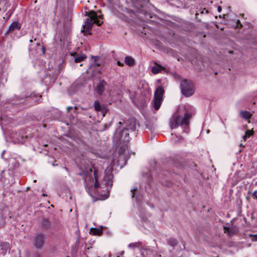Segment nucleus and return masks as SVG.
<instances>
[{
  "label": "nucleus",
  "mask_w": 257,
  "mask_h": 257,
  "mask_svg": "<svg viewBox=\"0 0 257 257\" xmlns=\"http://www.w3.org/2000/svg\"><path fill=\"white\" fill-rule=\"evenodd\" d=\"M71 109H72V106H68V107H67V112H69V111Z\"/></svg>",
  "instance_id": "31"
},
{
  "label": "nucleus",
  "mask_w": 257,
  "mask_h": 257,
  "mask_svg": "<svg viewBox=\"0 0 257 257\" xmlns=\"http://www.w3.org/2000/svg\"><path fill=\"white\" fill-rule=\"evenodd\" d=\"M198 15V13H196V14H195V15H196V18H197V16Z\"/></svg>",
  "instance_id": "37"
},
{
  "label": "nucleus",
  "mask_w": 257,
  "mask_h": 257,
  "mask_svg": "<svg viewBox=\"0 0 257 257\" xmlns=\"http://www.w3.org/2000/svg\"><path fill=\"white\" fill-rule=\"evenodd\" d=\"M27 99H29L30 98V97H26Z\"/></svg>",
  "instance_id": "41"
},
{
  "label": "nucleus",
  "mask_w": 257,
  "mask_h": 257,
  "mask_svg": "<svg viewBox=\"0 0 257 257\" xmlns=\"http://www.w3.org/2000/svg\"><path fill=\"white\" fill-rule=\"evenodd\" d=\"M46 236L42 233H36L34 237L33 245L38 249L42 248L45 243Z\"/></svg>",
  "instance_id": "5"
},
{
  "label": "nucleus",
  "mask_w": 257,
  "mask_h": 257,
  "mask_svg": "<svg viewBox=\"0 0 257 257\" xmlns=\"http://www.w3.org/2000/svg\"><path fill=\"white\" fill-rule=\"evenodd\" d=\"M163 68V67L161 65L157 64L152 67V71L154 74H156L160 72Z\"/></svg>",
  "instance_id": "17"
},
{
  "label": "nucleus",
  "mask_w": 257,
  "mask_h": 257,
  "mask_svg": "<svg viewBox=\"0 0 257 257\" xmlns=\"http://www.w3.org/2000/svg\"><path fill=\"white\" fill-rule=\"evenodd\" d=\"M34 257H41V255L39 253H37L34 255Z\"/></svg>",
  "instance_id": "34"
},
{
  "label": "nucleus",
  "mask_w": 257,
  "mask_h": 257,
  "mask_svg": "<svg viewBox=\"0 0 257 257\" xmlns=\"http://www.w3.org/2000/svg\"><path fill=\"white\" fill-rule=\"evenodd\" d=\"M206 13H208V11L207 10H206Z\"/></svg>",
  "instance_id": "43"
},
{
  "label": "nucleus",
  "mask_w": 257,
  "mask_h": 257,
  "mask_svg": "<svg viewBox=\"0 0 257 257\" xmlns=\"http://www.w3.org/2000/svg\"><path fill=\"white\" fill-rule=\"evenodd\" d=\"M167 242L170 245H171L173 247H174L175 246L177 245V241L174 238H168L167 239Z\"/></svg>",
  "instance_id": "20"
},
{
  "label": "nucleus",
  "mask_w": 257,
  "mask_h": 257,
  "mask_svg": "<svg viewBox=\"0 0 257 257\" xmlns=\"http://www.w3.org/2000/svg\"><path fill=\"white\" fill-rule=\"evenodd\" d=\"M120 255H123V254H124V251H121V252H120Z\"/></svg>",
  "instance_id": "35"
},
{
  "label": "nucleus",
  "mask_w": 257,
  "mask_h": 257,
  "mask_svg": "<svg viewBox=\"0 0 257 257\" xmlns=\"http://www.w3.org/2000/svg\"><path fill=\"white\" fill-rule=\"evenodd\" d=\"M112 179L113 175L112 174L106 175L104 177L105 185L107 186H109L110 188H111L112 186Z\"/></svg>",
  "instance_id": "11"
},
{
  "label": "nucleus",
  "mask_w": 257,
  "mask_h": 257,
  "mask_svg": "<svg viewBox=\"0 0 257 257\" xmlns=\"http://www.w3.org/2000/svg\"><path fill=\"white\" fill-rule=\"evenodd\" d=\"M252 236H253V238H252V240L253 241H256L257 240V233L253 235Z\"/></svg>",
  "instance_id": "27"
},
{
  "label": "nucleus",
  "mask_w": 257,
  "mask_h": 257,
  "mask_svg": "<svg viewBox=\"0 0 257 257\" xmlns=\"http://www.w3.org/2000/svg\"><path fill=\"white\" fill-rule=\"evenodd\" d=\"M137 190V188L131 189V192H132V198H134L135 197V192Z\"/></svg>",
  "instance_id": "24"
},
{
  "label": "nucleus",
  "mask_w": 257,
  "mask_h": 257,
  "mask_svg": "<svg viewBox=\"0 0 257 257\" xmlns=\"http://www.w3.org/2000/svg\"><path fill=\"white\" fill-rule=\"evenodd\" d=\"M86 58V56L85 54H77L74 57V61L76 63H79L82 61Z\"/></svg>",
  "instance_id": "18"
},
{
  "label": "nucleus",
  "mask_w": 257,
  "mask_h": 257,
  "mask_svg": "<svg viewBox=\"0 0 257 257\" xmlns=\"http://www.w3.org/2000/svg\"><path fill=\"white\" fill-rule=\"evenodd\" d=\"M94 107L95 110L100 111L103 116H104L107 112L106 107L100 105L99 102L95 101L94 103Z\"/></svg>",
  "instance_id": "8"
},
{
  "label": "nucleus",
  "mask_w": 257,
  "mask_h": 257,
  "mask_svg": "<svg viewBox=\"0 0 257 257\" xmlns=\"http://www.w3.org/2000/svg\"><path fill=\"white\" fill-rule=\"evenodd\" d=\"M102 227H101V228H93V234L94 235H100L102 233Z\"/></svg>",
  "instance_id": "21"
},
{
  "label": "nucleus",
  "mask_w": 257,
  "mask_h": 257,
  "mask_svg": "<svg viewBox=\"0 0 257 257\" xmlns=\"http://www.w3.org/2000/svg\"><path fill=\"white\" fill-rule=\"evenodd\" d=\"M143 243L141 241H138L133 243H131L128 245V247L132 249L135 248H140L142 246Z\"/></svg>",
  "instance_id": "16"
},
{
  "label": "nucleus",
  "mask_w": 257,
  "mask_h": 257,
  "mask_svg": "<svg viewBox=\"0 0 257 257\" xmlns=\"http://www.w3.org/2000/svg\"><path fill=\"white\" fill-rule=\"evenodd\" d=\"M164 93V88L162 86H159L156 89L154 94V97L162 99Z\"/></svg>",
  "instance_id": "12"
},
{
  "label": "nucleus",
  "mask_w": 257,
  "mask_h": 257,
  "mask_svg": "<svg viewBox=\"0 0 257 257\" xmlns=\"http://www.w3.org/2000/svg\"><path fill=\"white\" fill-rule=\"evenodd\" d=\"M205 10V9H204V10L203 11H202V12H201V14H203L204 13V11Z\"/></svg>",
  "instance_id": "36"
},
{
  "label": "nucleus",
  "mask_w": 257,
  "mask_h": 257,
  "mask_svg": "<svg viewBox=\"0 0 257 257\" xmlns=\"http://www.w3.org/2000/svg\"><path fill=\"white\" fill-rule=\"evenodd\" d=\"M10 249V243L8 242H1L0 243V250L1 253L4 255L8 250Z\"/></svg>",
  "instance_id": "10"
},
{
  "label": "nucleus",
  "mask_w": 257,
  "mask_h": 257,
  "mask_svg": "<svg viewBox=\"0 0 257 257\" xmlns=\"http://www.w3.org/2000/svg\"><path fill=\"white\" fill-rule=\"evenodd\" d=\"M121 123H121V122H119V124H121Z\"/></svg>",
  "instance_id": "42"
},
{
  "label": "nucleus",
  "mask_w": 257,
  "mask_h": 257,
  "mask_svg": "<svg viewBox=\"0 0 257 257\" xmlns=\"http://www.w3.org/2000/svg\"><path fill=\"white\" fill-rule=\"evenodd\" d=\"M106 85V82L104 79H100L95 87V90L98 94L101 95Z\"/></svg>",
  "instance_id": "7"
},
{
  "label": "nucleus",
  "mask_w": 257,
  "mask_h": 257,
  "mask_svg": "<svg viewBox=\"0 0 257 257\" xmlns=\"http://www.w3.org/2000/svg\"><path fill=\"white\" fill-rule=\"evenodd\" d=\"M240 147H241L242 146V144H240V145H239Z\"/></svg>",
  "instance_id": "38"
},
{
  "label": "nucleus",
  "mask_w": 257,
  "mask_h": 257,
  "mask_svg": "<svg viewBox=\"0 0 257 257\" xmlns=\"http://www.w3.org/2000/svg\"><path fill=\"white\" fill-rule=\"evenodd\" d=\"M30 42H33L32 40H30Z\"/></svg>",
  "instance_id": "40"
},
{
  "label": "nucleus",
  "mask_w": 257,
  "mask_h": 257,
  "mask_svg": "<svg viewBox=\"0 0 257 257\" xmlns=\"http://www.w3.org/2000/svg\"><path fill=\"white\" fill-rule=\"evenodd\" d=\"M252 196L255 198L257 199V191H254L252 193Z\"/></svg>",
  "instance_id": "26"
},
{
  "label": "nucleus",
  "mask_w": 257,
  "mask_h": 257,
  "mask_svg": "<svg viewBox=\"0 0 257 257\" xmlns=\"http://www.w3.org/2000/svg\"><path fill=\"white\" fill-rule=\"evenodd\" d=\"M95 13L94 11H90L88 15V18L86 19L85 24L83 25L82 32L85 34H91L90 32L92 29L93 25L95 23Z\"/></svg>",
  "instance_id": "4"
},
{
  "label": "nucleus",
  "mask_w": 257,
  "mask_h": 257,
  "mask_svg": "<svg viewBox=\"0 0 257 257\" xmlns=\"http://www.w3.org/2000/svg\"><path fill=\"white\" fill-rule=\"evenodd\" d=\"M25 99H24V98H21V99H20V102H19L17 103V104L24 103V102H25Z\"/></svg>",
  "instance_id": "29"
},
{
  "label": "nucleus",
  "mask_w": 257,
  "mask_h": 257,
  "mask_svg": "<svg viewBox=\"0 0 257 257\" xmlns=\"http://www.w3.org/2000/svg\"><path fill=\"white\" fill-rule=\"evenodd\" d=\"M240 116L246 120H248L251 117V114L249 111H242L240 113Z\"/></svg>",
  "instance_id": "19"
},
{
  "label": "nucleus",
  "mask_w": 257,
  "mask_h": 257,
  "mask_svg": "<svg viewBox=\"0 0 257 257\" xmlns=\"http://www.w3.org/2000/svg\"><path fill=\"white\" fill-rule=\"evenodd\" d=\"M50 226V222L48 218H43L41 223V227L44 229H48Z\"/></svg>",
  "instance_id": "15"
},
{
  "label": "nucleus",
  "mask_w": 257,
  "mask_h": 257,
  "mask_svg": "<svg viewBox=\"0 0 257 257\" xmlns=\"http://www.w3.org/2000/svg\"><path fill=\"white\" fill-rule=\"evenodd\" d=\"M247 137L245 135H244V136H243V137H242L243 141H246V139H247Z\"/></svg>",
  "instance_id": "33"
},
{
  "label": "nucleus",
  "mask_w": 257,
  "mask_h": 257,
  "mask_svg": "<svg viewBox=\"0 0 257 257\" xmlns=\"http://www.w3.org/2000/svg\"><path fill=\"white\" fill-rule=\"evenodd\" d=\"M124 62L125 64L129 66H133L136 64L135 59L129 56H127L125 57Z\"/></svg>",
  "instance_id": "14"
},
{
  "label": "nucleus",
  "mask_w": 257,
  "mask_h": 257,
  "mask_svg": "<svg viewBox=\"0 0 257 257\" xmlns=\"http://www.w3.org/2000/svg\"><path fill=\"white\" fill-rule=\"evenodd\" d=\"M125 127H118L114 135L113 141L119 147V153H124L127 149L128 142L130 141V135H135L136 119L133 117L128 119L125 121Z\"/></svg>",
  "instance_id": "1"
},
{
  "label": "nucleus",
  "mask_w": 257,
  "mask_h": 257,
  "mask_svg": "<svg viewBox=\"0 0 257 257\" xmlns=\"http://www.w3.org/2000/svg\"><path fill=\"white\" fill-rule=\"evenodd\" d=\"M3 206V205L0 203V206Z\"/></svg>",
  "instance_id": "39"
},
{
  "label": "nucleus",
  "mask_w": 257,
  "mask_h": 257,
  "mask_svg": "<svg viewBox=\"0 0 257 257\" xmlns=\"http://www.w3.org/2000/svg\"><path fill=\"white\" fill-rule=\"evenodd\" d=\"M66 257H69V256H67Z\"/></svg>",
  "instance_id": "45"
},
{
  "label": "nucleus",
  "mask_w": 257,
  "mask_h": 257,
  "mask_svg": "<svg viewBox=\"0 0 257 257\" xmlns=\"http://www.w3.org/2000/svg\"><path fill=\"white\" fill-rule=\"evenodd\" d=\"M117 64L118 66H123V63H121L120 61H117Z\"/></svg>",
  "instance_id": "30"
},
{
  "label": "nucleus",
  "mask_w": 257,
  "mask_h": 257,
  "mask_svg": "<svg viewBox=\"0 0 257 257\" xmlns=\"http://www.w3.org/2000/svg\"><path fill=\"white\" fill-rule=\"evenodd\" d=\"M228 228L227 227H224V229H227Z\"/></svg>",
  "instance_id": "44"
},
{
  "label": "nucleus",
  "mask_w": 257,
  "mask_h": 257,
  "mask_svg": "<svg viewBox=\"0 0 257 257\" xmlns=\"http://www.w3.org/2000/svg\"><path fill=\"white\" fill-rule=\"evenodd\" d=\"M10 6V4L9 3H6L5 6V10L6 11L8 9V7Z\"/></svg>",
  "instance_id": "28"
},
{
  "label": "nucleus",
  "mask_w": 257,
  "mask_h": 257,
  "mask_svg": "<svg viewBox=\"0 0 257 257\" xmlns=\"http://www.w3.org/2000/svg\"><path fill=\"white\" fill-rule=\"evenodd\" d=\"M253 134V132H251L250 130H247L245 132V135L247 138L249 137L250 136H251Z\"/></svg>",
  "instance_id": "23"
},
{
  "label": "nucleus",
  "mask_w": 257,
  "mask_h": 257,
  "mask_svg": "<svg viewBox=\"0 0 257 257\" xmlns=\"http://www.w3.org/2000/svg\"><path fill=\"white\" fill-rule=\"evenodd\" d=\"M236 27H242V25H241V23H240V21L239 20H237L236 21Z\"/></svg>",
  "instance_id": "25"
},
{
  "label": "nucleus",
  "mask_w": 257,
  "mask_h": 257,
  "mask_svg": "<svg viewBox=\"0 0 257 257\" xmlns=\"http://www.w3.org/2000/svg\"><path fill=\"white\" fill-rule=\"evenodd\" d=\"M222 8L220 6L218 7L217 11L218 12H220L221 11Z\"/></svg>",
  "instance_id": "32"
},
{
  "label": "nucleus",
  "mask_w": 257,
  "mask_h": 257,
  "mask_svg": "<svg viewBox=\"0 0 257 257\" xmlns=\"http://www.w3.org/2000/svg\"><path fill=\"white\" fill-rule=\"evenodd\" d=\"M180 87L182 93L187 97L190 96L194 92V85L191 81L184 80L181 81Z\"/></svg>",
  "instance_id": "3"
},
{
  "label": "nucleus",
  "mask_w": 257,
  "mask_h": 257,
  "mask_svg": "<svg viewBox=\"0 0 257 257\" xmlns=\"http://www.w3.org/2000/svg\"><path fill=\"white\" fill-rule=\"evenodd\" d=\"M162 101V99L159 98H154L153 100V106L155 108V110H158L161 105Z\"/></svg>",
  "instance_id": "13"
},
{
  "label": "nucleus",
  "mask_w": 257,
  "mask_h": 257,
  "mask_svg": "<svg viewBox=\"0 0 257 257\" xmlns=\"http://www.w3.org/2000/svg\"><path fill=\"white\" fill-rule=\"evenodd\" d=\"M192 113L185 106H179L177 112L172 115L170 119L171 128H176L180 125L188 126Z\"/></svg>",
  "instance_id": "2"
},
{
  "label": "nucleus",
  "mask_w": 257,
  "mask_h": 257,
  "mask_svg": "<svg viewBox=\"0 0 257 257\" xmlns=\"http://www.w3.org/2000/svg\"><path fill=\"white\" fill-rule=\"evenodd\" d=\"M93 169V175H94L95 181V184H94V188L98 189L97 190V192L100 194V196H104V197H108V196L109 195V191L108 190V189H107V191H106V193L102 194L100 192L101 188H99V184L98 183V180H97V171L93 167L92 168H90L89 170L91 172H92Z\"/></svg>",
  "instance_id": "6"
},
{
  "label": "nucleus",
  "mask_w": 257,
  "mask_h": 257,
  "mask_svg": "<svg viewBox=\"0 0 257 257\" xmlns=\"http://www.w3.org/2000/svg\"><path fill=\"white\" fill-rule=\"evenodd\" d=\"M21 28V24L18 22L15 21L13 22L9 27L8 31L7 32V34L15 31V30H20Z\"/></svg>",
  "instance_id": "9"
},
{
  "label": "nucleus",
  "mask_w": 257,
  "mask_h": 257,
  "mask_svg": "<svg viewBox=\"0 0 257 257\" xmlns=\"http://www.w3.org/2000/svg\"><path fill=\"white\" fill-rule=\"evenodd\" d=\"M95 23L94 24H97L98 26H100L101 25V24L102 23V21H100L98 19V17L96 13H95Z\"/></svg>",
  "instance_id": "22"
}]
</instances>
